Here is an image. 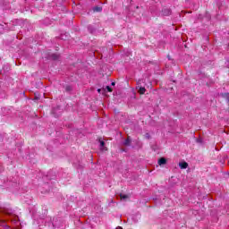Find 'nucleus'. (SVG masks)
<instances>
[{"instance_id":"1","label":"nucleus","mask_w":229,"mask_h":229,"mask_svg":"<svg viewBox=\"0 0 229 229\" xmlns=\"http://www.w3.org/2000/svg\"><path fill=\"white\" fill-rule=\"evenodd\" d=\"M162 15H164L165 17L171 15V9H169V8L163 9Z\"/></svg>"},{"instance_id":"2","label":"nucleus","mask_w":229,"mask_h":229,"mask_svg":"<svg viewBox=\"0 0 229 229\" xmlns=\"http://www.w3.org/2000/svg\"><path fill=\"white\" fill-rule=\"evenodd\" d=\"M157 164L158 165H165V164H167V159H165V157H161L157 161Z\"/></svg>"},{"instance_id":"3","label":"nucleus","mask_w":229,"mask_h":229,"mask_svg":"<svg viewBox=\"0 0 229 229\" xmlns=\"http://www.w3.org/2000/svg\"><path fill=\"white\" fill-rule=\"evenodd\" d=\"M179 167L180 169H187V167H189V163L187 162H181L179 163Z\"/></svg>"},{"instance_id":"4","label":"nucleus","mask_w":229,"mask_h":229,"mask_svg":"<svg viewBox=\"0 0 229 229\" xmlns=\"http://www.w3.org/2000/svg\"><path fill=\"white\" fill-rule=\"evenodd\" d=\"M139 94H140L141 96L146 94V88L144 87H140L139 90H138Z\"/></svg>"},{"instance_id":"5","label":"nucleus","mask_w":229,"mask_h":229,"mask_svg":"<svg viewBox=\"0 0 229 229\" xmlns=\"http://www.w3.org/2000/svg\"><path fill=\"white\" fill-rule=\"evenodd\" d=\"M99 142H100V149L102 151H105V148H105V141L99 140Z\"/></svg>"},{"instance_id":"6","label":"nucleus","mask_w":229,"mask_h":229,"mask_svg":"<svg viewBox=\"0 0 229 229\" xmlns=\"http://www.w3.org/2000/svg\"><path fill=\"white\" fill-rule=\"evenodd\" d=\"M131 141L130 140V138H127L126 140H125V141H124V146H130V143H131Z\"/></svg>"},{"instance_id":"7","label":"nucleus","mask_w":229,"mask_h":229,"mask_svg":"<svg viewBox=\"0 0 229 229\" xmlns=\"http://www.w3.org/2000/svg\"><path fill=\"white\" fill-rule=\"evenodd\" d=\"M120 198H121V199H128L129 196L128 195L120 194Z\"/></svg>"},{"instance_id":"8","label":"nucleus","mask_w":229,"mask_h":229,"mask_svg":"<svg viewBox=\"0 0 229 229\" xmlns=\"http://www.w3.org/2000/svg\"><path fill=\"white\" fill-rule=\"evenodd\" d=\"M103 8L101 7H95L94 12H102Z\"/></svg>"},{"instance_id":"9","label":"nucleus","mask_w":229,"mask_h":229,"mask_svg":"<svg viewBox=\"0 0 229 229\" xmlns=\"http://www.w3.org/2000/svg\"><path fill=\"white\" fill-rule=\"evenodd\" d=\"M51 56H52V58H53V60H58V55L54 54V55H52Z\"/></svg>"},{"instance_id":"10","label":"nucleus","mask_w":229,"mask_h":229,"mask_svg":"<svg viewBox=\"0 0 229 229\" xmlns=\"http://www.w3.org/2000/svg\"><path fill=\"white\" fill-rule=\"evenodd\" d=\"M106 89L109 91L112 92L114 89L110 86H106Z\"/></svg>"},{"instance_id":"11","label":"nucleus","mask_w":229,"mask_h":229,"mask_svg":"<svg viewBox=\"0 0 229 229\" xmlns=\"http://www.w3.org/2000/svg\"><path fill=\"white\" fill-rule=\"evenodd\" d=\"M111 85L114 87L115 86V82H112Z\"/></svg>"},{"instance_id":"12","label":"nucleus","mask_w":229,"mask_h":229,"mask_svg":"<svg viewBox=\"0 0 229 229\" xmlns=\"http://www.w3.org/2000/svg\"><path fill=\"white\" fill-rule=\"evenodd\" d=\"M98 93H101V89H98Z\"/></svg>"},{"instance_id":"13","label":"nucleus","mask_w":229,"mask_h":229,"mask_svg":"<svg viewBox=\"0 0 229 229\" xmlns=\"http://www.w3.org/2000/svg\"><path fill=\"white\" fill-rule=\"evenodd\" d=\"M69 89H70V88H69V86H67V87H66V90H69Z\"/></svg>"},{"instance_id":"14","label":"nucleus","mask_w":229,"mask_h":229,"mask_svg":"<svg viewBox=\"0 0 229 229\" xmlns=\"http://www.w3.org/2000/svg\"><path fill=\"white\" fill-rule=\"evenodd\" d=\"M225 96H226V98H228V93H225Z\"/></svg>"}]
</instances>
